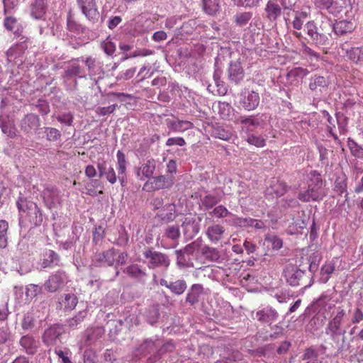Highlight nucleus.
<instances>
[{
	"label": "nucleus",
	"instance_id": "obj_1",
	"mask_svg": "<svg viewBox=\"0 0 363 363\" xmlns=\"http://www.w3.org/2000/svg\"><path fill=\"white\" fill-rule=\"evenodd\" d=\"M345 316V311L339 307L337 313L329 320L325 328V333L330 335L331 340L337 345L338 354L347 352L351 348L350 343L347 342L346 330L342 328Z\"/></svg>",
	"mask_w": 363,
	"mask_h": 363
},
{
	"label": "nucleus",
	"instance_id": "obj_2",
	"mask_svg": "<svg viewBox=\"0 0 363 363\" xmlns=\"http://www.w3.org/2000/svg\"><path fill=\"white\" fill-rule=\"evenodd\" d=\"M284 275L290 286H300L302 289L311 287L314 282L311 272H306L291 264L286 266Z\"/></svg>",
	"mask_w": 363,
	"mask_h": 363
},
{
	"label": "nucleus",
	"instance_id": "obj_3",
	"mask_svg": "<svg viewBox=\"0 0 363 363\" xmlns=\"http://www.w3.org/2000/svg\"><path fill=\"white\" fill-rule=\"evenodd\" d=\"M16 206L20 213H26L28 216H35V220H33L35 225H40L43 221V215L38 205L28 201L26 198L20 196L16 201Z\"/></svg>",
	"mask_w": 363,
	"mask_h": 363
},
{
	"label": "nucleus",
	"instance_id": "obj_4",
	"mask_svg": "<svg viewBox=\"0 0 363 363\" xmlns=\"http://www.w3.org/2000/svg\"><path fill=\"white\" fill-rule=\"evenodd\" d=\"M145 258L148 259V267L155 269L157 267L168 268L170 265L169 257L164 253L153 250L152 248H147L143 252Z\"/></svg>",
	"mask_w": 363,
	"mask_h": 363
},
{
	"label": "nucleus",
	"instance_id": "obj_5",
	"mask_svg": "<svg viewBox=\"0 0 363 363\" xmlns=\"http://www.w3.org/2000/svg\"><path fill=\"white\" fill-rule=\"evenodd\" d=\"M67 282V276L62 270L51 274L44 283L45 290L48 293H55L61 289Z\"/></svg>",
	"mask_w": 363,
	"mask_h": 363
},
{
	"label": "nucleus",
	"instance_id": "obj_6",
	"mask_svg": "<svg viewBox=\"0 0 363 363\" xmlns=\"http://www.w3.org/2000/svg\"><path fill=\"white\" fill-rule=\"evenodd\" d=\"M308 36L313 44L318 46H324L328 44V36L318 30L314 21H308L304 26Z\"/></svg>",
	"mask_w": 363,
	"mask_h": 363
},
{
	"label": "nucleus",
	"instance_id": "obj_7",
	"mask_svg": "<svg viewBox=\"0 0 363 363\" xmlns=\"http://www.w3.org/2000/svg\"><path fill=\"white\" fill-rule=\"evenodd\" d=\"M77 4L86 18L92 22H96L99 18L96 0H77Z\"/></svg>",
	"mask_w": 363,
	"mask_h": 363
},
{
	"label": "nucleus",
	"instance_id": "obj_8",
	"mask_svg": "<svg viewBox=\"0 0 363 363\" xmlns=\"http://www.w3.org/2000/svg\"><path fill=\"white\" fill-rule=\"evenodd\" d=\"M330 84L329 76L315 74L309 79L308 88L313 93L318 94L327 89Z\"/></svg>",
	"mask_w": 363,
	"mask_h": 363
},
{
	"label": "nucleus",
	"instance_id": "obj_9",
	"mask_svg": "<svg viewBox=\"0 0 363 363\" xmlns=\"http://www.w3.org/2000/svg\"><path fill=\"white\" fill-rule=\"evenodd\" d=\"M228 216H230V219H228V222H231L233 225L240 227H253L255 229H264L266 228L265 223L257 219L251 218H236L234 215H231L228 212Z\"/></svg>",
	"mask_w": 363,
	"mask_h": 363
},
{
	"label": "nucleus",
	"instance_id": "obj_10",
	"mask_svg": "<svg viewBox=\"0 0 363 363\" xmlns=\"http://www.w3.org/2000/svg\"><path fill=\"white\" fill-rule=\"evenodd\" d=\"M259 103V96L253 91L245 90L241 94L240 105L247 111L254 110Z\"/></svg>",
	"mask_w": 363,
	"mask_h": 363
},
{
	"label": "nucleus",
	"instance_id": "obj_11",
	"mask_svg": "<svg viewBox=\"0 0 363 363\" xmlns=\"http://www.w3.org/2000/svg\"><path fill=\"white\" fill-rule=\"evenodd\" d=\"M155 168L156 162L154 159L151 158L142 162L138 167L135 168V172L140 180H144L152 177Z\"/></svg>",
	"mask_w": 363,
	"mask_h": 363
},
{
	"label": "nucleus",
	"instance_id": "obj_12",
	"mask_svg": "<svg viewBox=\"0 0 363 363\" xmlns=\"http://www.w3.org/2000/svg\"><path fill=\"white\" fill-rule=\"evenodd\" d=\"M43 199L48 208L56 207L61 202L60 192L54 187H47L43 191Z\"/></svg>",
	"mask_w": 363,
	"mask_h": 363
},
{
	"label": "nucleus",
	"instance_id": "obj_13",
	"mask_svg": "<svg viewBox=\"0 0 363 363\" xmlns=\"http://www.w3.org/2000/svg\"><path fill=\"white\" fill-rule=\"evenodd\" d=\"M324 196L323 189L308 186L307 190L298 194V199L303 202L316 201L322 200Z\"/></svg>",
	"mask_w": 363,
	"mask_h": 363
},
{
	"label": "nucleus",
	"instance_id": "obj_14",
	"mask_svg": "<svg viewBox=\"0 0 363 363\" xmlns=\"http://www.w3.org/2000/svg\"><path fill=\"white\" fill-rule=\"evenodd\" d=\"M177 216L176 206L173 203H166L156 213V217L165 223L173 221Z\"/></svg>",
	"mask_w": 363,
	"mask_h": 363
},
{
	"label": "nucleus",
	"instance_id": "obj_15",
	"mask_svg": "<svg viewBox=\"0 0 363 363\" xmlns=\"http://www.w3.org/2000/svg\"><path fill=\"white\" fill-rule=\"evenodd\" d=\"M21 128L26 133L37 129L40 125V120L38 116L30 113L25 116L21 121Z\"/></svg>",
	"mask_w": 363,
	"mask_h": 363
},
{
	"label": "nucleus",
	"instance_id": "obj_16",
	"mask_svg": "<svg viewBox=\"0 0 363 363\" xmlns=\"http://www.w3.org/2000/svg\"><path fill=\"white\" fill-rule=\"evenodd\" d=\"M47 9V0H34L30 5V16L35 19H43Z\"/></svg>",
	"mask_w": 363,
	"mask_h": 363
},
{
	"label": "nucleus",
	"instance_id": "obj_17",
	"mask_svg": "<svg viewBox=\"0 0 363 363\" xmlns=\"http://www.w3.org/2000/svg\"><path fill=\"white\" fill-rule=\"evenodd\" d=\"M278 312L272 307H265L256 313V318L262 323L271 324L272 321L277 319Z\"/></svg>",
	"mask_w": 363,
	"mask_h": 363
},
{
	"label": "nucleus",
	"instance_id": "obj_18",
	"mask_svg": "<svg viewBox=\"0 0 363 363\" xmlns=\"http://www.w3.org/2000/svg\"><path fill=\"white\" fill-rule=\"evenodd\" d=\"M166 123L173 132H184L194 128V124L189 121L167 119Z\"/></svg>",
	"mask_w": 363,
	"mask_h": 363
},
{
	"label": "nucleus",
	"instance_id": "obj_19",
	"mask_svg": "<svg viewBox=\"0 0 363 363\" xmlns=\"http://www.w3.org/2000/svg\"><path fill=\"white\" fill-rule=\"evenodd\" d=\"M117 164L116 169L118 172V179L122 185L126 179L127 160L125 154L121 150H118L116 154Z\"/></svg>",
	"mask_w": 363,
	"mask_h": 363
},
{
	"label": "nucleus",
	"instance_id": "obj_20",
	"mask_svg": "<svg viewBox=\"0 0 363 363\" xmlns=\"http://www.w3.org/2000/svg\"><path fill=\"white\" fill-rule=\"evenodd\" d=\"M355 24L351 21L342 20L336 21L333 25V30L337 35H342L352 32L355 28Z\"/></svg>",
	"mask_w": 363,
	"mask_h": 363
},
{
	"label": "nucleus",
	"instance_id": "obj_21",
	"mask_svg": "<svg viewBox=\"0 0 363 363\" xmlns=\"http://www.w3.org/2000/svg\"><path fill=\"white\" fill-rule=\"evenodd\" d=\"M59 255L52 250H45L43 254V258L40 260L42 268H53L58 265Z\"/></svg>",
	"mask_w": 363,
	"mask_h": 363
},
{
	"label": "nucleus",
	"instance_id": "obj_22",
	"mask_svg": "<svg viewBox=\"0 0 363 363\" xmlns=\"http://www.w3.org/2000/svg\"><path fill=\"white\" fill-rule=\"evenodd\" d=\"M160 284L167 287L177 295L182 294L186 289V284L184 280H177L174 282L169 283L166 279H162L160 281Z\"/></svg>",
	"mask_w": 363,
	"mask_h": 363
},
{
	"label": "nucleus",
	"instance_id": "obj_23",
	"mask_svg": "<svg viewBox=\"0 0 363 363\" xmlns=\"http://www.w3.org/2000/svg\"><path fill=\"white\" fill-rule=\"evenodd\" d=\"M199 258L203 259V262L206 261L214 262L218 260L220 257L219 252L214 248L210 247L201 242Z\"/></svg>",
	"mask_w": 363,
	"mask_h": 363
},
{
	"label": "nucleus",
	"instance_id": "obj_24",
	"mask_svg": "<svg viewBox=\"0 0 363 363\" xmlns=\"http://www.w3.org/2000/svg\"><path fill=\"white\" fill-rule=\"evenodd\" d=\"M267 18L270 21H276L281 13V8L277 0H269L265 7Z\"/></svg>",
	"mask_w": 363,
	"mask_h": 363
},
{
	"label": "nucleus",
	"instance_id": "obj_25",
	"mask_svg": "<svg viewBox=\"0 0 363 363\" xmlns=\"http://www.w3.org/2000/svg\"><path fill=\"white\" fill-rule=\"evenodd\" d=\"M124 273H125L131 279L138 281H144L145 277L147 276L146 272L142 269L140 266L135 264L128 266L125 269Z\"/></svg>",
	"mask_w": 363,
	"mask_h": 363
},
{
	"label": "nucleus",
	"instance_id": "obj_26",
	"mask_svg": "<svg viewBox=\"0 0 363 363\" xmlns=\"http://www.w3.org/2000/svg\"><path fill=\"white\" fill-rule=\"evenodd\" d=\"M228 72L230 79L235 82L236 84H238L243 79L244 71L240 65V62H239L230 63Z\"/></svg>",
	"mask_w": 363,
	"mask_h": 363
},
{
	"label": "nucleus",
	"instance_id": "obj_27",
	"mask_svg": "<svg viewBox=\"0 0 363 363\" xmlns=\"http://www.w3.org/2000/svg\"><path fill=\"white\" fill-rule=\"evenodd\" d=\"M163 179L160 176L153 177L144 184L143 189L146 191H155L165 189Z\"/></svg>",
	"mask_w": 363,
	"mask_h": 363
},
{
	"label": "nucleus",
	"instance_id": "obj_28",
	"mask_svg": "<svg viewBox=\"0 0 363 363\" xmlns=\"http://www.w3.org/2000/svg\"><path fill=\"white\" fill-rule=\"evenodd\" d=\"M116 255L117 252H116L115 250H108L96 255V261L100 263L106 264L108 266H112L116 261Z\"/></svg>",
	"mask_w": 363,
	"mask_h": 363
},
{
	"label": "nucleus",
	"instance_id": "obj_29",
	"mask_svg": "<svg viewBox=\"0 0 363 363\" xmlns=\"http://www.w3.org/2000/svg\"><path fill=\"white\" fill-rule=\"evenodd\" d=\"M20 345L28 354H34L36 352L37 342L32 336H23L20 340Z\"/></svg>",
	"mask_w": 363,
	"mask_h": 363
},
{
	"label": "nucleus",
	"instance_id": "obj_30",
	"mask_svg": "<svg viewBox=\"0 0 363 363\" xmlns=\"http://www.w3.org/2000/svg\"><path fill=\"white\" fill-rule=\"evenodd\" d=\"M225 232L223 227L219 225H213L210 226L207 230L208 237L213 242H217L220 240Z\"/></svg>",
	"mask_w": 363,
	"mask_h": 363
},
{
	"label": "nucleus",
	"instance_id": "obj_31",
	"mask_svg": "<svg viewBox=\"0 0 363 363\" xmlns=\"http://www.w3.org/2000/svg\"><path fill=\"white\" fill-rule=\"evenodd\" d=\"M202 291L203 288L201 285L194 284L191 288L190 292L186 296V302L191 303V305L197 303L199 301V296Z\"/></svg>",
	"mask_w": 363,
	"mask_h": 363
},
{
	"label": "nucleus",
	"instance_id": "obj_32",
	"mask_svg": "<svg viewBox=\"0 0 363 363\" xmlns=\"http://www.w3.org/2000/svg\"><path fill=\"white\" fill-rule=\"evenodd\" d=\"M306 228V223L302 219L295 220L286 229L289 235L302 234L303 230Z\"/></svg>",
	"mask_w": 363,
	"mask_h": 363
},
{
	"label": "nucleus",
	"instance_id": "obj_33",
	"mask_svg": "<svg viewBox=\"0 0 363 363\" xmlns=\"http://www.w3.org/2000/svg\"><path fill=\"white\" fill-rule=\"evenodd\" d=\"M78 303V298L74 294H66L64 295V299L60 303L64 305L65 310H73Z\"/></svg>",
	"mask_w": 363,
	"mask_h": 363
},
{
	"label": "nucleus",
	"instance_id": "obj_34",
	"mask_svg": "<svg viewBox=\"0 0 363 363\" xmlns=\"http://www.w3.org/2000/svg\"><path fill=\"white\" fill-rule=\"evenodd\" d=\"M59 335L60 333L57 330V329L55 328L51 327L45 331L43 339L46 345H52L55 342Z\"/></svg>",
	"mask_w": 363,
	"mask_h": 363
},
{
	"label": "nucleus",
	"instance_id": "obj_35",
	"mask_svg": "<svg viewBox=\"0 0 363 363\" xmlns=\"http://www.w3.org/2000/svg\"><path fill=\"white\" fill-rule=\"evenodd\" d=\"M347 179L345 176L337 177L335 181L334 184V190L340 195L342 196V194L345 193V196H347Z\"/></svg>",
	"mask_w": 363,
	"mask_h": 363
},
{
	"label": "nucleus",
	"instance_id": "obj_36",
	"mask_svg": "<svg viewBox=\"0 0 363 363\" xmlns=\"http://www.w3.org/2000/svg\"><path fill=\"white\" fill-rule=\"evenodd\" d=\"M335 271V266L333 264H326L320 269V281L325 284L329 280L330 275Z\"/></svg>",
	"mask_w": 363,
	"mask_h": 363
},
{
	"label": "nucleus",
	"instance_id": "obj_37",
	"mask_svg": "<svg viewBox=\"0 0 363 363\" xmlns=\"http://www.w3.org/2000/svg\"><path fill=\"white\" fill-rule=\"evenodd\" d=\"M347 145L351 154L358 158L363 159V147L359 145L354 140L348 138Z\"/></svg>",
	"mask_w": 363,
	"mask_h": 363
},
{
	"label": "nucleus",
	"instance_id": "obj_38",
	"mask_svg": "<svg viewBox=\"0 0 363 363\" xmlns=\"http://www.w3.org/2000/svg\"><path fill=\"white\" fill-rule=\"evenodd\" d=\"M201 241H194L191 244L187 245L183 250V252L187 255L195 254V256L199 259L200 256V246Z\"/></svg>",
	"mask_w": 363,
	"mask_h": 363
},
{
	"label": "nucleus",
	"instance_id": "obj_39",
	"mask_svg": "<svg viewBox=\"0 0 363 363\" xmlns=\"http://www.w3.org/2000/svg\"><path fill=\"white\" fill-rule=\"evenodd\" d=\"M45 133L46 139L50 142H55L61 138V132L57 128L52 127L45 128Z\"/></svg>",
	"mask_w": 363,
	"mask_h": 363
},
{
	"label": "nucleus",
	"instance_id": "obj_40",
	"mask_svg": "<svg viewBox=\"0 0 363 363\" xmlns=\"http://www.w3.org/2000/svg\"><path fill=\"white\" fill-rule=\"evenodd\" d=\"M252 16V13L251 12L240 13L234 16V21L237 26H244L247 24Z\"/></svg>",
	"mask_w": 363,
	"mask_h": 363
},
{
	"label": "nucleus",
	"instance_id": "obj_41",
	"mask_svg": "<svg viewBox=\"0 0 363 363\" xmlns=\"http://www.w3.org/2000/svg\"><path fill=\"white\" fill-rule=\"evenodd\" d=\"M315 5L321 9H327L330 13H333V6L338 4L337 0H315Z\"/></svg>",
	"mask_w": 363,
	"mask_h": 363
},
{
	"label": "nucleus",
	"instance_id": "obj_42",
	"mask_svg": "<svg viewBox=\"0 0 363 363\" xmlns=\"http://www.w3.org/2000/svg\"><path fill=\"white\" fill-rule=\"evenodd\" d=\"M246 141L257 147H262L266 145L265 140L262 137L250 133L247 135Z\"/></svg>",
	"mask_w": 363,
	"mask_h": 363
},
{
	"label": "nucleus",
	"instance_id": "obj_43",
	"mask_svg": "<svg viewBox=\"0 0 363 363\" xmlns=\"http://www.w3.org/2000/svg\"><path fill=\"white\" fill-rule=\"evenodd\" d=\"M308 186L323 189V179L321 175L315 171L311 173L310 183Z\"/></svg>",
	"mask_w": 363,
	"mask_h": 363
},
{
	"label": "nucleus",
	"instance_id": "obj_44",
	"mask_svg": "<svg viewBox=\"0 0 363 363\" xmlns=\"http://www.w3.org/2000/svg\"><path fill=\"white\" fill-rule=\"evenodd\" d=\"M67 28L69 31L73 33L79 32L81 29L80 24L74 19L71 11H69L67 16Z\"/></svg>",
	"mask_w": 363,
	"mask_h": 363
},
{
	"label": "nucleus",
	"instance_id": "obj_45",
	"mask_svg": "<svg viewBox=\"0 0 363 363\" xmlns=\"http://www.w3.org/2000/svg\"><path fill=\"white\" fill-rule=\"evenodd\" d=\"M240 122L244 125L247 132H252L254 131L255 127L259 125V121L252 118H241Z\"/></svg>",
	"mask_w": 363,
	"mask_h": 363
},
{
	"label": "nucleus",
	"instance_id": "obj_46",
	"mask_svg": "<svg viewBox=\"0 0 363 363\" xmlns=\"http://www.w3.org/2000/svg\"><path fill=\"white\" fill-rule=\"evenodd\" d=\"M318 352L313 347H308L305 350L302 359L307 362H318Z\"/></svg>",
	"mask_w": 363,
	"mask_h": 363
},
{
	"label": "nucleus",
	"instance_id": "obj_47",
	"mask_svg": "<svg viewBox=\"0 0 363 363\" xmlns=\"http://www.w3.org/2000/svg\"><path fill=\"white\" fill-rule=\"evenodd\" d=\"M203 7L206 13L214 14L218 9V4L212 0H203Z\"/></svg>",
	"mask_w": 363,
	"mask_h": 363
},
{
	"label": "nucleus",
	"instance_id": "obj_48",
	"mask_svg": "<svg viewBox=\"0 0 363 363\" xmlns=\"http://www.w3.org/2000/svg\"><path fill=\"white\" fill-rule=\"evenodd\" d=\"M360 54V48H351L346 50L347 57L355 63H359Z\"/></svg>",
	"mask_w": 363,
	"mask_h": 363
},
{
	"label": "nucleus",
	"instance_id": "obj_49",
	"mask_svg": "<svg viewBox=\"0 0 363 363\" xmlns=\"http://www.w3.org/2000/svg\"><path fill=\"white\" fill-rule=\"evenodd\" d=\"M164 235L167 238L175 240L180 236V230L178 226L172 225L166 228Z\"/></svg>",
	"mask_w": 363,
	"mask_h": 363
},
{
	"label": "nucleus",
	"instance_id": "obj_50",
	"mask_svg": "<svg viewBox=\"0 0 363 363\" xmlns=\"http://www.w3.org/2000/svg\"><path fill=\"white\" fill-rule=\"evenodd\" d=\"M265 240L271 243L273 250H278L282 247L283 240L277 235H267Z\"/></svg>",
	"mask_w": 363,
	"mask_h": 363
},
{
	"label": "nucleus",
	"instance_id": "obj_51",
	"mask_svg": "<svg viewBox=\"0 0 363 363\" xmlns=\"http://www.w3.org/2000/svg\"><path fill=\"white\" fill-rule=\"evenodd\" d=\"M41 286L36 284H29L26 287V296L30 298L35 297L41 291Z\"/></svg>",
	"mask_w": 363,
	"mask_h": 363
},
{
	"label": "nucleus",
	"instance_id": "obj_52",
	"mask_svg": "<svg viewBox=\"0 0 363 363\" xmlns=\"http://www.w3.org/2000/svg\"><path fill=\"white\" fill-rule=\"evenodd\" d=\"M2 132L9 138H14L16 135V129L13 124L4 123L1 125Z\"/></svg>",
	"mask_w": 363,
	"mask_h": 363
},
{
	"label": "nucleus",
	"instance_id": "obj_53",
	"mask_svg": "<svg viewBox=\"0 0 363 363\" xmlns=\"http://www.w3.org/2000/svg\"><path fill=\"white\" fill-rule=\"evenodd\" d=\"M17 24V19L16 18L12 16H6V18L4 21V26L5 28L9 31L13 30V29L16 28Z\"/></svg>",
	"mask_w": 363,
	"mask_h": 363
},
{
	"label": "nucleus",
	"instance_id": "obj_54",
	"mask_svg": "<svg viewBox=\"0 0 363 363\" xmlns=\"http://www.w3.org/2000/svg\"><path fill=\"white\" fill-rule=\"evenodd\" d=\"M81 74V67L76 63L72 64L65 71V76L74 77Z\"/></svg>",
	"mask_w": 363,
	"mask_h": 363
},
{
	"label": "nucleus",
	"instance_id": "obj_55",
	"mask_svg": "<svg viewBox=\"0 0 363 363\" xmlns=\"http://www.w3.org/2000/svg\"><path fill=\"white\" fill-rule=\"evenodd\" d=\"M101 47L104 52L108 55L113 54L116 51L115 44L108 39L102 43Z\"/></svg>",
	"mask_w": 363,
	"mask_h": 363
},
{
	"label": "nucleus",
	"instance_id": "obj_56",
	"mask_svg": "<svg viewBox=\"0 0 363 363\" xmlns=\"http://www.w3.org/2000/svg\"><path fill=\"white\" fill-rule=\"evenodd\" d=\"M116 104H113L107 107H98L96 109V113L98 116H106L112 113L116 108Z\"/></svg>",
	"mask_w": 363,
	"mask_h": 363
},
{
	"label": "nucleus",
	"instance_id": "obj_57",
	"mask_svg": "<svg viewBox=\"0 0 363 363\" xmlns=\"http://www.w3.org/2000/svg\"><path fill=\"white\" fill-rule=\"evenodd\" d=\"M363 320V311L359 308H356L352 312L351 323L352 324L359 323Z\"/></svg>",
	"mask_w": 363,
	"mask_h": 363
},
{
	"label": "nucleus",
	"instance_id": "obj_58",
	"mask_svg": "<svg viewBox=\"0 0 363 363\" xmlns=\"http://www.w3.org/2000/svg\"><path fill=\"white\" fill-rule=\"evenodd\" d=\"M185 145L186 142L182 137L169 138L166 142V145L169 147L173 145H178L182 147Z\"/></svg>",
	"mask_w": 363,
	"mask_h": 363
},
{
	"label": "nucleus",
	"instance_id": "obj_59",
	"mask_svg": "<svg viewBox=\"0 0 363 363\" xmlns=\"http://www.w3.org/2000/svg\"><path fill=\"white\" fill-rule=\"evenodd\" d=\"M104 177H105L106 180L111 184H115L117 181V176L116 174L115 170L111 167L108 168L106 172L104 173Z\"/></svg>",
	"mask_w": 363,
	"mask_h": 363
},
{
	"label": "nucleus",
	"instance_id": "obj_60",
	"mask_svg": "<svg viewBox=\"0 0 363 363\" xmlns=\"http://www.w3.org/2000/svg\"><path fill=\"white\" fill-rule=\"evenodd\" d=\"M153 54V51L149 49H138L135 50L128 57H145ZM128 58V57H126Z\"/></svg>",
	"mask_w": 363,
	"mask_h": 363
},
{
	"label": "nucleus",
	"instance_id": "obj_61",
	"mask_svg": "<svg viewBox=\"0 0 363 363\" xmlns=\"http://www.w3.org/2000/svg\"><path fill=\"white\" fill-rule=\"evenodd\" d=\"M238 6L253 7L257 6L259 0H232Z\"/></svg>",
	"mask_w": 363,
	"mask_h": 363
},
{
	"label": "nucleus",
	"instance_id": "obj_62",
	"mask_svg": "<svg viewBox=\"0 0 363 363\" xmlns=\"http://www.w3.org/2000/svg\"><path fill=\"white\" fill-rule=\"evenodd\" d=\"M57 120L62 123H65L67 125H72L73 123V116L70 113H63L57 116Z\"/></svg>",
	"mask_w": 363,
	"mask_h": 363
},
{
	"label": "nucleus",
	"instance_id": "obj_63",
	"mask_svg": "<svg viewBox=\"0 0 363 363\" xmlns=\"http://www.w3.org/2000/svg\"><path fill=\"white\" fill-rule=\"evenodd\" d=\"M242 359V355L240 352L233 350L230 353L228 350V363H238Z\"/></svg>",
	"mask_w": 363,
	"mask_h": 363
},
{
	"label": "nucleus",
	"instance_id": "obj_64",
	"mask_svg": "<svg viewBox=\"0 0 363 363\" xmlns=\"http://www.w3.org/2000/svg\"><path fill=\"white\" fill-rule=\"evenodd\" d=\"M291 74L296 77H304L309 73L308 70L303 67H296L291 71Z\"/></svg>",
	"mask_w": 363,
	"mask_h": 363
}]
</instances>
